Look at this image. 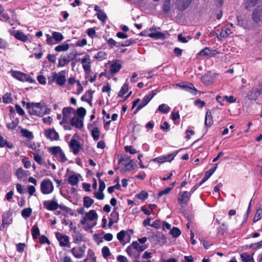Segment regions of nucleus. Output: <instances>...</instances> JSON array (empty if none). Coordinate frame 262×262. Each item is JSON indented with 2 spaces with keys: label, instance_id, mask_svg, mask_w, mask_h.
Returning <instances> with one entry per match:
<instances>
[{
  "label": "nucleus",
  "instance_id": "5fc2aeb1",
  "mask_svg": "<svg viewBox=\"0 0 262 262\" xmlns=\"http://www.w3.org/2000/svg\"><path fill=\"white\" fill-rule=\"evenodd\" d=\"M231 33L230 29L225 27L220 32V36L221 37L226 38L228 37Z\"/></svg>",
  "mask_w": 262,
  "mask_h": 262
},
{
  "label": "nucleus",
  "instance_id": "6e6552de",
  "mask_svg": "<svg viewBox=\"0 0 262 262\" xmlns=\"http://www.w3.org/2000/svg\"><path fill=\"white\" fill-rule=\"evenodd\" d=\"M98 215L94 210H91L87 212L83 219L81 220L80 223L82 225H88L89 221H93L97 220Z\"/></svg>",
  "mask_w": 262,
  "mask_h": 262
},
{
  "label": "nucleus",
  "instance_id": "774afa93",
  "mask_svg": "<svg viewBox=\"0 0 262 262\" xmlns=\"http://www.w3.org/2000/svg\"><path fill=\"white\" fill-rule=\"evenodd\" d=\"M262 216V209H258L257 210L254 218L253 219L254 222H256L259 220Z\"/></svg>",
  "mask_w": 262,
  "mask_h": 262
},
{
  "label": "nucleus",
  "instance_id": "b1692460",
  "mask_svg": "<svg viewBox=\"0 0 262 262\" xmlns=\"http://www.w3.org/2000/svg\"><path fill=\"white\" fill-rule=\"evenodd\" d=\"M151 237L152 238L156 239L159 243H161L163 244H164L167 242V239L165 236L162 233L159 232L153 233Z\"/></svg>",
  "mask_w": 262,
  "mask_h": 262
},
{
  "label": "nucleus",
  "instance_id": "f3484780",
  "mask_svg": "<svg viewBox=\"0 0 262 262\" xmlns=\"http://www.w3.org/2000/svg\"><path fill=\"white\" fill-rule=\"evenodd\" d=\"M44 207L48 210H56L58 208H61L58 204L54 201H45L43 203Z\"/></svg>",
  "mask_w": 262,
  "mask_h": 262
},
{
  "label": "nucleus",
  "instance_id": "603ef678",
  "mask_svg": "<svg viewBox=\"0 0 262 262\" xmlns=\"http://www.w3.org/2000/svg\"><path fill=\"white\" fill-rule=\"evenodd\" d=\"M17 40H21L23 42H26L28 40V37L21 31L17 30Z\"/></svg>",
  "mask_w": 262,
  "mask_h": 262
},
{
  "label": "nucleus",
  "instance_id": "393cba45",
  "mask_svg": "<svg viewBox=\"0 0 262 262\" xmlns=\"http://www.w3.org/2000/svg\"><path fill=\"white\" fill-rule=\"evenodd\" d=\"M19 128H20V133L23 137L28 140H32L34 138V136L32 132L21 127H19Z\"/></svg>",
  "mask_w": 262,
  "mask_h": 262
},
{
  "label": "nucleus",
  "instance_id": "4468645a",
  "mask_svg": "<svg viewBox=\"0 0 262 262\" xmlns=\"http://www.w3.org/2000/svg\"><path fill=\"white\" fill-rule=\"evenodd\" d=\"M177 152L176 151L165 156H161L158 158H156L154 159H153V161L154 162H157L158 163L170 162L173 159L174 157L177 155Z\"/></svg>",
  "mask_w": 262,
  "mask_h": 262
},
{
  "label": "nucleus",
  "instance_id": "052dcab7",
  "mask_svg": "<svg viewBox=\"0 0 262 262\" xmlns=\"http://www.w3.org/2000/svg\"><path fill=\"white\" fill-rule=\"evenodd\" d=\"M97 18L101 21L104 22L105 21L107 16L103 10L99 11V13L96 14Z\"/></svg>",
  "mask_w": 262,
  "mask_h": 262
},
{
  "label": "nucleus",
  "instance_id": "1a4fd4ad",
  "mask_svg": "<svg viewBox=\"0 0 262 262\" xmlns=\"http://www.w3.org/2000/svg\"><path fill=\"white\" fill-rule=\"evenodd\" d=\"M262 93V89L253 88L247 93V97L249 100H256L260 96Z\"/></svg>",
  "mask_w": 262,
  "mask_h": 262
},
{
  "label": "nucleus",
  "instance_id": "c03bdc74",
  "mask_svg": "<svg viewBox=\"0 0 262 262\" xmlns=\"http://www.w3.org/2000/svg\"><path fill=\"white\" fill-rule=\"evenodd\" d=\"M5 146H6L9 148H12L13 147V145L12 144L8 143L7 141L0 135V146L1 147H3Z\"/></svg>",
  "mask_w": 262,
  "mask_h": 262
},
{
  "label": "nucleus",
  "instance_id": "c85d7f7f",
  "mask_svg": "<svg viewBox=\"0 0 262 262\" xmlns=\"http://www.w3.org/2000/svg\"><path fill=\"white\" fill-rule=\"evenodd\" d=\"M261 11L257 9H255L251 15L252 20L255 23H258L260 21Z\"/></svg>",
  "mask_w": 262,
  "mask_h": 262
},
{
  "label": "nucleus",
  "instance_id": "f704fd0d",
  "mask_svg": "<svg viewBox=\"0 0 262 262\" xmlns=\"http://www.w3.org/2000/svg\"><path fill=\"white\" fill-rule=\"evenodd\" d=\"M158 110L162 114H168L171 108L167 104L163 103L159 106Z\"/></svg>",
  "mask_w": 262,
  "mask_h": 262
},
{
  "label": "nucleus",
  "instance_id": "6e6d98bb",
  "mask_svg": "<svg viewBox=\"0 0 262 262\" xmlns=\"http://www.w3.org/2000/svg\"><path fill=\"white\" fill-rule=\"evenodd\" d=\"M32 209L31 208H26L21 211V215L25 219L28 218L32 213Z\"/></svg>",
  "mask_w": 262,
  "mask_h": 262
},
{
  "label": "nucleus",
  "instance_id": "dca6fc26",
  "mask_svg": "<svg viewBox=\"0 0 262 262\" xmlns=\"http://www.w3.org/2000/svg\"><path fill=\"white\" fill-rule=\"evenodd\" d=\"M66 71L62 70L57 74L56 83L59 86H63L66 82Z\"/></svg>",
  "mask_w": 262,
  "mask_h": 262
},
{
  "label": "nucleus",
  "instance_id": "f8f14e48",
  "mask_svg": "<svg viewBox=\"0 0 262 262\" xmlns=\"http://www.w3.org/2000/svg\"><path fill=\"white\" fill-rule=\"evenodd\" d=\"M119 162L122 163L127 170L130 171L134 169L133 165L132 163V160L129 157L123 156L120 159Z\"/></svg>",
  "mask_w": 262,
  "mask_h": 262
},
{
  "label": "nucleus",
  "instance_id": "4c0bfd02",
  "mask_svg": "<svg viewBox=\"0 0 262 262\" xmlns=\"http://www.w3.org/2000/svg\"><path fill=\"white\" fill-rule=\"evenodd\" d=\"M136 43H137V39L130 38L129 39L126 40L125 41L119 42L118 46L128 47L131 45L135 44Z\"/></svg>",
  "mask_w": 262,
  "mask_h": 262
},
{
  "label": "nucleus",
  "instance_id": "7c9ffc66",
  "mask_svg": "<svg viewBox=\"0 0 262 262\" xmlns=\"http://www.w3.org/2000/svg\"><path fill=\"white\" fill-rule=\"evenodd\" d=\"M69 48H70L69 44L64 42L61 45H58L57 46H56L54 50L58 52H65V51H67V50H68Z\"/></svg>",
  "mask_w": 262,
  "mask_h": 262
},
{
  "label": "nucleus",
  "instance_id": "13d9d810",
  "mask_svg": "<svg viewBox=\"0 0 262 262\" xmlns=\"http://www.w3.org/2000/svg\"><path fill=\"white\" fill-rule=\"evenodd\" d=\"M11 214L9 212L4 213L3 217V224H9L11 221L10 219Z\"/></svg>",
  "mask_w": 262,
  "mask_h": 262
},
{
  "label": "nucleus",
  "instance_id": "7ed1b4c3",
  "mask_svg": "<svg viewBox=\"0 0 262 262\" xmlns=\"http://www.w3.org/2000/svg\"><path fill=\"white\" fill-rule=\"evenodd\" d=\"M54 189L53 182L49 179L43 180L40 183V190L43 194L52 193Z\"/></svg>",
  "mask_w": 262,
  "mask_h": 262
},
{
  "label": "nucleus",
  "instance_id": "864d4df0",
  "mask_svg": "<svg viewBox=\"0 0 262 262\" xmlns=\"http://www.w3.org/2000/svg\"><path fill=\"white\" fill-rule=\"evenodd\" d=\"M135 250V249H134V248H133V246L132 244L126 248V251L129 256L132 257H136V253Z\"/></svg>",
  "mask_w": 262,
  "mask_h": 262
},
{
  "label": "nucleus",
  "instance_id": "bf43d9fd",
  "mask_svg": "<svg viewBox=\"0 0 262 262\" xmlns=\"http://www.w3.org/2000/svg\"><path fill=\"white\" fill-rule=\"evenodd\" d=\"M170 233L174 237H178L181 233L180 230L177 227H173L170 231Z\"/></svg>",
  "mask_w": 262,
  "mask_h": 262
},
{
  "label": "nucleus",
  "instance_id": "de8ad7c7",
  "mask_svg": "<svg viewBox=\"0 0 262 262\" xmlns=\"http://www.w3.org/2000/svg\"><path fill=\"white\" fill-rule=\"evenodd\" d=\"M148 36L151 38L155 39H163L165 37V34L162 32L151 33Z\"/></svg>",
  "mask_w": 262,
  "mask_h": 262
},
{
  "label": "nucleus",
  "instance_id": "39448f33",
  "mask_svg": "<svg viewBox=\"0 0 262 262\" xmlns=\"http://www.w3.org/2000/svg\"><path fill=\"white\" fill-rule=\"evenodd\" d=\"M176 85L180 89L191 94L192 95H196L198 90L195 88L193 84L189 82H183L178 83Z\"/></svg>",
  "mask_w": 262,
  "mask_h": 262
},
{
  "label": "nucleus",
  "instance_id": "79ce46f5",
  "mask_svg": "<svg viewBox=\"0 0 262 262\" xmlns=\"http://www.w3.org/2000/svg\"><path fill=\"white\" fill-rule=\"evenodd\" d=\"M91 134L94 140L97 141L100 136V130L98 127H94L91 130Z\"/></svg>",
  "mask_w": 262,
  "mask_h": 262
},
{
  "label": "nucleus",
  "instance_id": "58836bf2",
  "mask_svg": "<svg viewBox=\"0 0 262 262\" xmlns=\"http://www.w3.org/2000/svg\"><path fill=\"white\" fill-rule=\"evenodd\" d=\"M127 235V232L125 230H121L119 233H118L117 235V239L119 241V242L122 244H125V242L124 241V238Z\"/></svg>",
  "mask_w": 262,
  "mask_h": 262
},
{
  "label": "nucleus",
  "instance_id": "49530a36",
  "mask_svg": "<svg viewBox=\"0 0 262 262\" xmlns=\"http://www.w3.org/2000/svg\"><path fill=\"white\" fill-rule=\"evenodd\" d=\"M128 90V83H125L121 87L118 93V97H123Z\"/></svg>",
  "mask_w": 262,
  "mask_h": 262
},
{
  "label": "nucleus",
  "instance_id": "a211bd4d",
  "mask_svg": "<svg viewBox=\"0 0 262 262\" xmlns=\"http://www.w3.org/2000/svg\"><path fill=\"white\" fill-rule=\"evenodd\" d=\"M81 62L82 63V67L85 72L89 73L91 71V62L88 55L84 58H81Z\"/></svg>",
  "mask_w": 262,
  "mask_h": 262
},
{
  "label": "nucleus",
  "instance_id": "f03ea898",
  "mask_svg": "<svg viewBox=\"0 0 262 262\" xmlns=\"http://www.w3.org/2000/svg\"><path fill=\"white\" fill-rule=\"evenodd\" d=\"M43 103L27 102L26 108L30 115H42Z\"/></svg>",
  "mask_w": 262,
  "mask_h": 262
},
{
  "label": "nucleus",
  "instance_id": "0eeeda50",
  "mask_svg": "<svg viewBox=\"0 0 262 262\" xmlns=\"http://www.w3.org/2000/svg\"><path fill=\"white\" fill-rule=\"evenodd\" d=\"M190 193L187 191H181L178 196V201L182 206H186L190 200Z\"/></svg>",
  "mask_w": 262,
  "mask_h": 262
},
{
  "label": "nucleus",
  "instance_id": "37998d69",
  "mask_svg": "<svg viewBox=\"0 0 262 262\" xmlns=\"http://www.w3.org/2000/svg\"><path fill=\"white\" fill-rule=\"evenodd\" d=\"M171 0H164L163 5V10L164 13L169 12L171 9Z\"/></svg>",
  "mask_w": 262,
  "mask_h": 262
},
{
  "label": "nucleus",
  "instance_id": "ddd939ff",
  "mask_svg": "<svg viewBox=\"0 0 262 262\" xmlns=\"http://www.w3.org/2000/svg\"><path fill=\"white\" fill-rule=\"evenodd\" d=\"M83 116H78V117H74L71 119V124L76 128H81L83 125Z\"/></svg>",
  "mask_w": 262,
  "mask_h": 262
},
{
  "label": "nucleus",
  "instance_id": "8fccbe9b",
  "mask_svg": "<svg viewBox=\"0 0 262 262\" xmlns=\"http://www.w3.org/2000/svg\"><path fill=\"white\" fill-rule=\"evenodd\" d=\"M96 28H90L87 29L86 33L92 39H93L95 37H97L98 36L96 34Z\"/></svg>",
  "mask_w": 262,
  "mask_h": 262
},
{
  "label": "nucleus",
  "instance_id": "20e7f679",
  "mask_svg": "<svg viewBox=\"0 0 262 262\" xmlns=\"http://www.w3.org/2000/svg\"><path fill=\"white\" fill-rule=\"evenodd\" d=\"M218 54H219V52H218L216 50L211 49L209 47H205L204 49L201 50L196 55L197 58L199 59H201L202 58H210L214 57Z\"/></svg>",
  "mask_w": 262,
  "mask_h": 262
},
{
  "label": "nucleus",
  "instance_id": "0e129e2a",
  "mask_svg": "<svg viewBox=\"0 0 262 262\" xmlns=\"http://www.w3.org/2000/svg\"><path fill=\"white\" fill-rule=\"evenodd\" d=\"M213 122L212 116H205V124L206 126H210Z\"/></svg>",
  "mask_w": 262,
  "mask_h": 262
},
{
  "label": "nucleus",
  "instance_id": "f257e3e1",
  "mask_svg": "<svg viewBox=\"0 0 262 262\" xmlns=\"http://www.w3.org/2000/svg\"><path fill=\"white\" fill-rule=\"evenodd\" d=\"M49 152L58 162L64 163L68 161L64 152L60 146H52L49 148Z\"/></svg>",
  "mask_w": 262,
  "mask_h": 262
},
{
  "label": "nucleus",
  "instance_id": "c756f323",
  "mask_svg": "<svg viewBox=\"0 0 262 262\" xmlns=\"http://www.w3.org/2000/svg\"><path fill=\"white\" fill-rule=\"evenodd\" d=\"M132 244L133 246V248H134V249L140 252L145 250L148 248V245L145 244L141 245L140 243H138L137 242H133Z\"/></svg>",
  "mask_w": 262,
  "mask_h": 262
},
{
  "label": "nucleus",
  "instance_id": "9b49d317",
  "mask_svg": "<svg viewBox=\"0 0 262 262\" xmlns=\"http://www.w3.org/2000/svg\"><path fill=\"white\" fill-rule=\"evenodd\" d=\"M86 250V246L83 245L82 246L74 247L71 250V252L75 257L81 258L84 255Z\"/></svg>",
  "mask_w": 262,
  "mask_h": 262
},
{
  "label": "nucleus",
  "instance_id": "e2e57ef3",
  "mask_svg": "<svg viewBox=\"0 0 262 262\" xmlns=\"http://www.w3.org/2000/svg\"><path fill=\"white\" fill-rule=\"evenodd\" d=\"M136 196L140 200H145V199H147L148 194L145 191H142L139 193L137 194Z\"/></svg>",
  "mask_w": 262,
  "mask_h": 262
},
{
  "label": "nucleus",
  "instance_id": "aec40b11",
  "mask_svg": "<svg viewBox=\"0 0 262 262\" xmlns=\"http://www.w3.org/2000/svg\"><path fill=\"white\" fill-rule=\"evenodd\" d=\"M122 68L121 64L119 60L114 61L110 66V71L112 75H114L118 72Z\"/></svg>",
  "mask_w": 262,
  "mask_h": 262
},
{
  "label": "nucleus",
  "instance_id": "2eb2a0df",
  "mask_svg": "<svg viewBox=\"0 0 262 262\" xmlns=\"http://www.w3.org/2000/svg\"><path fill=\"white\" fill-rule=\"evenodd\" d=\"M45 136L49 139L57 141L59 139L58 134L53 129H49L45 131Z\"/></svg>",
  "mask_w": 262,
  "mask_h": 262
},
{
  "label": "nucleus",
  "instance_id": "423d86ee",
  "mask_svg": "<svg viewBox=\"0 0 262 262\" xmlns=\"http://www.w3.org/2000/svg\"><path fill=\"white\" fill-rule=\"evenodd\" d=\"M55 236L59 243L60 246L70 247V238L68 236L59 232H56Z\"/></svg>",
  "mask_w": 262,
  "mask_h": 262
},
{
  "label": "nucleus",
  "instance_id": "9d476101",
  "mask_svg": "<svg viewBox=\"0 0 262 262\" xmlns=\"http://www.w3.org/2000/svg\"><path fill=\"white\" fill-rule=\"evenodd\" d=\"M192 2V0H176L175 4L177 10L183 11L187 9Z\"/></svg>",
  "mask_w": 262,
  "mask_h": 262
},
{
  "label": "nucleus",
  "instance_id": "5701e85b",
  "mask_svg": "<svg viewBox=\"0 0 262 262\" xmlns=\"http://www.w3.org/2000/svg\"><path fill=\"white\" fill-rule=\"evenodd\" d=\"M94 92V91H92L91 90L88 91L84 95L81 97V100L82 101H85L90 104H91Z\"/></svg>",
  "mask_w": 262,
  "mask_h": 262
},
{
  "label": "nucleus",
  "instance_id": "a19ab883",
  "mask_svg": "<svg viewBox=\"0 0 262 262\" xmlns=\"http://www.w3.org/2000/svg\"><path fill=\"white\" fill-rule=\"evenodd\" d=\"M52 37L58 43L64 39L63 35L58 32L54 31L52 33Z\"/></svg>",
  "mask_w": 262,
  "mask_h": 262
},
{
  "label": "nucleus",
  "instance_id": "c9c22d12",
  "mask_svg": "<svg viewBox=\"0 0 262 262\" xmlns=\"http://www.w3.org/2000/svg\"><path fill=\"white\" fill-rule=\"evenodd\" d=\"M83 201V206L86 208H90L94 202V200L88 196H84Z\"/></svg>",
  "mask_w": 262,
  "mask_h": 262
},
{
  "label": "nucleus",
  "instance_id": "bb28decb",
  "mask_svg": "<svg viewBox=\"0 0 262 262\" xmlns=\"http://www.w3.org/2000/svg\"><path fill=\"white\" fill-rule=\"evenodd\" d=\"M24 143L29 148L33 149L34 152H40V144L38 143H35L34 142H30L27 141L24 142Z\"/></svg>",
  "mask_w": 262,
  "mask_h": 262
},
{
  "label": "nucleus",
  "instance_id": "a878e982",
  "mask_svg": "<svg viewBox=\"0 0 262 262\" xmlns=\"http://www.w3.org/2000/svg\"><path fill=\"white\" fill-rule=\"evenodd\" d=\"M217 164L215 165V166L212 168H211L209 170L206 172L203 179L199 183V185H202L205 182H206L214 172L217 168Z\"/></svg>",
  "mask_w": 262,
  "mask_h": 262
},
{
  "label": "nucleus",
  "instance_id": "2f4dec72",
  "mask_svg": "<svg viewBox=\"0 0 262 262\" xmlns=\"http://www.w3.org/2000/svg\"><path fill=\"white\" fill-rule=\"evenodd\" d=\"M69 60L65 55H61L58 58V67H62L69 63Z\"/></svg>",
  "mask_w": 262,
  "mask_h": 262
},
{
  "label": "nucleus",
  "instance_id": "473e14b6",
  "mask_svg": "<svg viewBox=\"0 0 262 262\" xmlns=\"http://www.w3.org/2000/svg\"><path fill=\"white\" fill-rule=\"evenodd\" d=\"M157 92L156 90L151 91L148 95L144 96L142 100L144 101L145 104H148L155 95L157 94Z\"/></svg>",
  "mask_w": 262,
  "mask_h": 262
},
{
  "label": "nucleus",
  "instance_id": "a18cd8bd",
  "mask_svg": "<svg viewBox=\"0 0 262 262\" xmlns=\"http://www.w3.org/2000/svg\"><path fill=\"white\" fill-rule=\"evenodd\" d=\"M241 257L243 262H254V260L250 255L244 253L241 255Z\"/></svg>",
  "mask_w": 262,
  "mask_h": 262
},
{
  "label": "nucleus",
  "instance_id": "4be33fe9",
  "mask_svg": "<svg viewBox=\"0 0 262 262\" xmlns=\"http://www.w3.org/2000/svg\"><path fill=\"white\" fill-rule=\"evenodd\" d=\"M80 177V175L78 173H75L71 175L69 177L68 179V183L72 186L77 185L79 182Z\"/></svg>",
  "mask_w": 262,
  "mask_h": 262
},
{
  "label": "nucleus",
  "instance_id": "3c124183",
  "mask_svg": "<svg viewBox=\"0 0 262 262\" xmlns=\"http://www.w3.org/2000/svg\"><path fill=\"white\" fill-rule=\"evenodd\" d=\"M31 231L33 238L34 239H36L40 234V231L37 226L34 225L32 228Z\"/></svg>",
  "mask_w": 262,
  "mask_h": 262
},
{
  "label": "nucleus",
  "instance_id": "72a5a7b5",
  "mask_svg": "<svg viewBox=\"0 0 262 262\" xmlns=\"http://www.w3.org/2000/svg\"><path fill=\"white\" fill-rule=\"evenodd\" d=\"M259 1L260 0H247L245 4V7L246 9L250 10L255 7Z\"/></svg>",
  "mask_w": 262,
  "mask_h": 262
},
{
  "label": "nucleus",
  "instance_id": "412c9836",
  "mask_svg": "<svg viewBox=\"0 0 262 262\" xmlns=\"http://www.w3.org/2000/svg\"><path fill=\"white\" fill-rule=\"evenodd\" d=\"M17 80L21 81H27L29 83H33L34 80L28 74L17 71Z\"/></svg>",
  "mask_w": 262,
  "mask_h": 262
},
{
  "label": "nucleus",
  "instance_id": "338daca9",
  "mask_svg": "<svg viewBox=\"0 0 262 262\" xmlns=\"http://www.w3.org/2000/svg\"><path fill=\"white\" fill-rule=\"evenodd\" d=\"M57 78V73L54 72L52 73L51 76L48 77V83L49 84H52L53 82H56Z\"/></svg>",
  "mask_w": 262,
  "mask_h": 262
},
{
  "label": "nucleus",
  "instance_id": "680f3d73",
  "mask_svg": "<svg viewBox=\"0 0 262 262\" xmlns=\"http://www.w3.org/2000/svg\"><path fill=\"white\" fill-rule=\"evenodd\" d=\"M102 253L103 257L105 259L107 258L108 257L111 255L110 249L106 246H104L102 248Z\"/></svg>",
  "mask_w": 262,
  "mask_h": 262
},
{
  "label": "nucleus",
  "instance_id": "e433bc0d",
  "mask_svg": "<svg viewBox=\"0 0 262 262\" xmlns=\"http://www.w3.org/2000/svg\"><path fill=\"white\" fill-rule=\"evenodd\" d=\"M107 57V53L103 51H100L98 52L94 56V58L99 61H101L106 59Z\"/></svg>",
  "mask_w": 262,
  "mask_h": 262
},
{
  "label": "nucleus",
  "instance_id": "ea45409f",
  "mask_svg": "<svg viewBox=\"0 0 262 262\" xmlns=\"http://www.w3.org/2000/svg\"><path fill=\"white\" fill-rule=\"evenodd\" d=\"M40 152H33V159L34 161L40 165H42L44 163V161L41 156L39 155Z\"/></svg>",
  "mask_w": 262,
  "mask_h": 262
},
{
  "label": "nucleus",
  "instance_id": "6ab92c4d",
  "mask_svg": "<svg viewBox=\"0 0 262 262\" xmlns=\"http://www.w3.org/2000/svg\"><path fill=\"white\" fill-rule=\"evenodd\" d=\"M69 146L74 155H77L81 148L80 144L75 139H72L70 141Z\"/></svg>",
  "mask_w": 262,
  "mask_h": 262
},
{
  "label": "nucleus",
  "instance_id": "69168bd1",
  "mask_svg": "<svg viewBox=\"0 0 262 262\" xmlns=\"http://www.w3.org/2000/svg\"><path fill=\"white\" fill-rule=\"evenodd\" d=\"M3 101L5 103H9L12 101V98L10 93H7L3 96Z\"/></svg>",
  "mask_w": 262,
  "mask_h": 262
},
{
  "label": "nucleus",
  "instance_id": "09e8293b",
  "mask_svg": "<svg viewBox=\"0 0 262 262\" xmlns=\"http://www.w3.org/2000/svg\"><path fill=\"white\" fill-rule=\"evenodd\" d=\"M202 81L206 84H209L213 82L212 77L209 74H205L201 78Z\"/></svg>",
  "mask_w": 262,
  "mask_h": 262
},
{
  "label": "nucleus",
  "instance_id": "4d7b16f0",
  "mask_svg": "<svg viewBox=\"0 0 262 262\" xmlns=\"http://www.w3.org/2000/svg\"><path fill=\"white\" fill-rule=\"evenodd\" d=\"M75 110L71 107H66L62 110V115H73Z\"/></svg>",
  "mask_w": 262,
  "mask_h": 262
},
{
  "label": "nucleus",
  "instance_id": "cd10ccee",
  "mask_svg": "<svg viewBox=\"0 0 262 262\" xmlns=\"http://www.w3.org/2000/svg\"><path fill=\"white\" fill-rule=\"evenodd\" d=\"M73 243L75 244H79L82 241V236L78 231L74 230L72 234Z\"/></svg>",
  "mask_w": 262,
  "mask_h": 262
}]
</instances>
